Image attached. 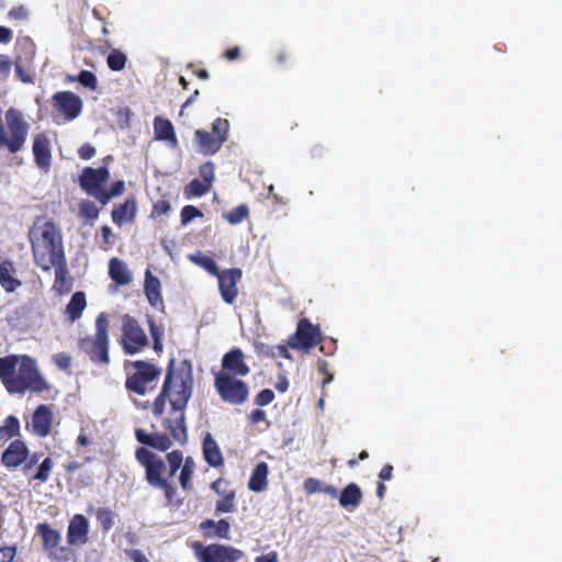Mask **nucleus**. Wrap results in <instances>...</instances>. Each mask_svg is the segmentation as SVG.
Segmentation results:
<instances>
[{"mask_svg":"<svg viewBox=\"0 0 562 562\" xmlns=\"http://www.w3.org/2000/svg\"><path fill=\"white\" fill-rule=\"evenodd\" d=\"M8 16L13 20H25L27 18V11L23 5L13 7L9 10Z\"/></svg>","mask_w":562,"mask_h":562,"instance_id":"53","label":"nucleus"},{"mask_svg":"<svg viewBox=\"0 0 562 562\" xmlns=\"http://www.w3.org/2000/svg\"><path fill=\"white\" fill-rule=\"evenodd\" d=\"M289 60H290L289 52L283 50V49L277 52V54H276L277 64L284 66L289 63Z\"/></svg>","mask_w":562,"mask_h":562,"instance_id":"63","label":"nucleus"},{"mask_svg":"<svg viewBox=\"0 0 562 562\" xmlns=\"http://www.w3.org/2000/svg\"><path fill=\"white\" fill-rule=\"evenodd\" d=\"M137 214V204L134 198L126 199L124 203L115 206L111 212V218L117 226L135 221Z\"/></svg>","mask_w":562,"mask_h":562,"instance_id":"21","label":"nucleus"},{"mask_svg":"<svg viewBox=\"0 0 562 562\" xmlns=\"http://www.w3.org/2000/svg\"><path fill=\"white\" fill-rule=\"evenodd\" d=\"M268 464L266 462L258 463L255 467L248 481V488L257 493L265 491L268 485Z\"/></svg>","mask_w":562,"mask_h":562,"instance_id":"29","label":"nucleus"},{"mask_svg":"<svg viewBox=\"0 0 562 562\" xmlns=\"http://www.w3.org/2000/svg\"><path fill=\"white\" fill-rule=\"evenodd\" d=\"M109 274L114 282L121 285H125L131 281V276L126 266L117 258H112L110 260Z\"/></svg>","mask_w":562,"mask_h":562,"instance_id":"31","label":"nucleus"},{"mask_svg":"<svg viewBox=\"0 0 562 562\" xmlns=\"http://www.w3.org/2000/svg\"><path fill=\"white\" fill-rule=\"evenodd\" d=\"M137 462L145 470V480L147 484L164 492L167 503H172L177 488L171 483V479L179 471L183 461V453L180 450H172L166 454V460L153 452L151 450L140 447L135 451Z\"/></svg>","mask_w":562,"mask_h":562,"instance_id":"3","label":"nucleus"},{"mask_svg":"<svg viewBox=\"0 0 562 562\" xmlns=\"http://www.w3.org/2000/svg\"><path fill=\"white\" fill-rule=\"evenodd\" d=\"M317 369L321 374L324 375L323 387L330 383L334 379V374L329 372V364L326 360L319 359L317 362Z\"/></svg>","mask_w":562,"mask_h":562,"instance_id":"50","label":"nucleus"},{"mask_svg":"<svg viewBox=\"0 0 562 562\" xmlns=\"http://www.w3.org/2000/svg\"><path fill=\"white\" fill-rule=\"evenodd\" d=\"M125 190V183L123 180H117L110 187L109 190H103L100 196V203L106 205L113 198L123 194Z\"/></svg>","mask_w":562,"mask_h":562,"instance_id":"40","label":"nucleus"},{"mask_svg":"<svg viewBox=\"0 0 562 562\" xmlns=\"http://www.w3.org/2000/svg\"><path fill=\"white\" fill-rule=\"evenodd\" d=\"M380 480L383 481H390L393 477V467L391 464H385L380 473H379Z\"/></svg>","mask_w":562,"mask_h":562,"instance_id":"58","label":"nucleus"},{"mask_svg":"<svg viewBox=\"0 0 562 562\" xmlns=\"http://www.w3.org/2000/svg\"><path fill=\"white\" fill-rule=\"evenodd\" d=\"M78 155L82 160H89L95 155V148L90 144H83L79 150Z\"/></svg>","mask_w":562,"mask_h":562,"instance_id":"54","label":"nucleus"},{"mask_svg":"<svg viewBox=\"0 0 562 562\" xmlns=\"http://www.w3.org/2000/svg\"><path fill=\"white\" fill-rule=\"evenodd\" d=\"M241 270L239 268H231L220 272L218 289L222 299L227 304H233L238 295L237 283L241 279Z\"/></svg>","mask_w":562,"mask_h":562,"instance_id":"15","label":"nucleus"},{"mask_svg":"<svg viewBox=\"0 0 562 562\" xmlns=\"http://www.w3.org/2000/svg\"><path fill=\"white\" fill-rule=\"evenodd\" d=\"M12 63L7 55L0 54V75L7 77L11 71Z\"/></svg>","mask_w":562,"mask_h":562,"instance_id":"56","label":"nucleus"},{"mask_svg":"<svg viewBox=\"0 0 562 562\" xmlns=\"http://www.w3.org/2000/svg\"><path fill=\"white\" fill-rule=\"evenodd\" d=\"M69 81H78L81 86L94 91L98 87L95 75L90 70H81L77 77H68Z\"/></svg>","mask_w":562,"mask_h":562,"instance_id":"39","label":"nucleus"},{"mask_svg":"<svg viewBox=\"0 0 562 562\" xmlns=\"http://www.w3.org/2000/svg\"><path fill=\"white\" fill-rule=\"evenodd\" d=\"M229 122L226 119L217 117L212 124V132L196 130L194 139L198 149L204 156L216 154L228 138Z\"/></svg>","mask_w":562,"mask_h":562,"instance_id":"8","label":"nucleus"},{"mask_svg":"<svg viewBox=\"0 0 562 562\" xmlns=\"http://www.w3.org/2000/svg\"><path fill=\"white\" fill-rule=\"evenodd\" d=\"M274 400V393L270 389H265L260 391L255 398V403L258 406L269 405Z\"/></svg>","mask_w":562,"mask_h":562,"instance_id":"47","label":"nucleus"},{"mask_svg":"<svg viewBox=\"0 0 562 562\" xmlns=\"http://www.w3.org/2000/svg\"><path fill=\"white\" fill-rule=\"evenodd\" d=\"M160 288V280L147 269L145 273L144 292L149 304L154 307L162 304Z\"/></svg>","mask_w":562,"mask_h":562,"instance_id":"24","label":"nucleus"},{"mask_svg":"<svg viewBox=\"0 0 562 562\" xmlns=\"http://www.w3.org/2000/svg\"><path fill=\"white\" fill-rule=\"evenodd\" d=\"M34 262L43 271H50L54 265L66 259L63 235L57 225L38 216L29 231Z\"/></svg>","mask_w":562,"mask_h":562,"instance_id":"4","label":"nucleus"},{"mask_svg":"<svg viewBox=\"0 0 562 562\" xmlns=\"http://www.w3.org/2000/svg\"><path fill=\"white\" fill-rule=\"evenodd\" d=\"M214 387L220 398L228 404L241 405L249 397L248 384L232 374L214 373Z\"/></svg>","mask_w":562,"mask_h":562,"instance_id":"9","label":"nucleus"},{"mask_svg":"<svg viewBox=\"0 0 562 562\" xmlns=\"http://www.w3.org/2000/svg\"><path fill=\"white\" fill-rule=\"evenodd\" d=\"M250 372L246 363L245 353L240 348H233L222 358V369L217 373L232 374L233 376H246Z\"/></svg>","mask_w":562,"mask_h":562,"instance_id":"16","label":"nucleus"},{"mask_svg":"<svg viewBox=\"0 0 562 562\" xmlns=\"http://www.w3.org/2000/svg\"><path fill=\"white\" fill-rule=\"evenodd\" d=\"M204 460L210 467L220 468L224 465V458L217 442L211 434H206L202 442Z\"/></svg>","mask_w":562,"mask_h":562,"instance_id":"22","label":"nucleus"},{"mask_svg":"<svg viewBox=\"0 0 562 562\" xmlns=\"http://www.w3.org/2000/svg\"><path fill=\"white\" fill-rule=\"evenodd\" d=\"M362 501L361 488L356 483L346 485L339 495V505L344 508H356Z\"/></svg>","mask_w":562,"mask_h":562,"instance_id":"30","label":"nucleus"},{"mask_svg":"<svg viewBox=\"0 0 562 562\" xmlns=\"http://www.w3.org/2000/svg\"><path fill=\"white\" fill-rule=\"evenodd\" d=\"M126 56L119 49H113L106 58L108 67L113 71H121L126 65Z\"/></svg>","mask_w":562,"mask_h":562,"instance_id":"38","label":"nucleus"},{"mask_svg":"<svg viewBox=\"0 0 562 562\" xmlns=\"http://www.w3.org/2000/svg\"><path fill=\"white\" fill-rule=\"evenodd\" d=\"M211 187L202 180L195 178L191 180L183 189L187 199L200 198L210 191Z\"/></svg>","mask_w":562,"mask_h":562,"instance_id":"35","label":"nucleus"},{"mask_svg":"<svg viewBox=\"0 0 562 562\" xmlns=\"http://www.w3.org/2000/svg\"><path fill=\"white\" fill-rule=\"evenodd\" d=\"M125 387L130 393L140 396L153 392L158 384L161 369L144 360H135L125 364Z\"/></svg>","mask_w":562,"mask_h":562,"instance_id":"5","label":"nucleus"},{"mask_svg":"<svg viewBox=\"0 0 562 562\" xmlns=\"http://www.w3.org/2000/svg\"><path fill=\"white\" fill-rule=\"evenodd\" d=\"M203 213L193 205H186L181 209L180 212V221L182 225L189 224L192 220L196 217H202Z\"/></svg>","mask_w":562,"mask_h":562,"instance_id":"43","label":"nucleus"},{"mask_svg":"<svg viewBox=\"0 0 562 562\" xmlns=\"http://www.w3.org/2000/svg\"><path fill=\"white\" fill-rule=\"evenodd\" d=\"M121 344L125 355H135L148 346V338L138 322L131 315L122 317Z\"/></svg>","mask_w":562,"mask_h":562,"instance_id":"11","label":"nucleus"},{"mask_svg":"<svg viewBox=\"0 0 562 562\" xmlns=\"http://www.w3.org/2000/svg\"><path fill=\"white\" fill-rule=\"evenodd\" d=\"M114 517L115 514L110 508L100 507L95 510V518L105 533L113 528Z\"/></svg>","mask_w":562,"mask_h":562,"instance_id":"36","label":"nucleus"},{"mask_svg":"<svg viewBox=\"0 0 562 562\" xmlns=\"http://www.w3.org/2000/svg\"><path fill=\"white\" fill-rule=\"evenodd\" d=\"M154 133L158 140L169 142L172 146L178 143L173 125L168 119L156 116L154 119Z\"/></svg>","mask_w":562,"mask_h":562,"instance_id":"26","label":"nucleus"},{"mask_svg":"<svg viewBox=\"0 0 562 562\" xmlns=\"http://www.w3.org/2000/svg\"><path fill=\"white\" fill-rule=\"evenodd\" d=\"M171 210V204L167 199H160L153 205L150 217L158 218L162 215H167Z\"/></svg>","mask_w":562,"mask_h":562,"instance_id":"44","label":"nucleus"},{"mask_svg":"<svg viewBox=\"0 0 562 562\" xmlns=\"http://www.w3.org/2000/svg\"><path fill=\"white\" fill-rule=\"evenodd\" d=\"M54 468V461L52 458L46 457L44 460L38 464L36 471L29 476L30 483L32 481H36L40 484L46 483L50 476V473Z\"/></svg>","mask_w":562,"mask_h":562,"instance_id":"34","label":"nucleus"},{"mask_svg":"<svg viewBox=\"0 0 562 562\" xmlns=\"http://www.w3.org/2000/svg\"><path fill=\"white\" fill-rule=\"evenodd\" d=\"M256 562H278V553L276 551H271L262 554L256 558Z\"/></svg>","mask_w":562,"mask_h":562,"instance_id":"62","label":"nucleus"},{"mask_svg":"<svg viewBox=\"0 0 562 562\" xmlns=\"http://www.w3.org/2000/svg\"><path fill=\"white\" fill-rule=\"evenodd\" d=\"M236 510V492L229 490L221 495L215 505L216 514L234 513Z\"/></svg>","mask_w":562,"mask_h":562,"instance_id":"33","label":"nucleus"},{"mask_svg":"<svg viewBox=\"0 0 562 562\" xmlns=\"http://www.w3.org/2000/svg\"><path fill=\"white\" fill-rule=\"evenodd\" d=\"M29 458V448L24 441L15 439L2 452L1 462L7 469H16L24 465Z\"/></svg>","mask_w":562,"mask_h":562,"instance_id":"17","label":"nucleus"},{"mask_svg":"<svg viewBox=\"0 0 562 562\" xmlns=\"http://www.w3.org/2000/svg\"><path fill=\"white\" fill-rule=\"evenodd\" d=\"M100 210L94 202L83 200L79 204V215L87 221H94L99 217Z\"/></svg>","mask_w":562,"mask_h":562,"instance_id":"41","label":"nucleus"},{"mask_svg":"<svg viewBox=\"0 0 562 562\" xmlns=\"http://www.w3.org/2000/svg\"><path fill=\"white\" fill-rule=\"evenodd\" d=\"M0 380L11 394L42 393L49 389L37 370L36 361L27 355L0 358Z\"/></svg>","mask_w":562,"mask_h":562,"instance_id":"2","label":"nucleus"},{"mask_svg":"<svg viewBox=\"0 0 562 562\" xmlns=\"http://www.w3.org/2000/svg\"><path fill=\"white\" fill-rule=\"evenodd\" d=\"M192 549L199 562H237L244 555L239 549L218 543L204 546L202 542L195 541Z\"/></svg>","mask_w":562,"mask_h":562,"instance_id":"10","label":"nucleus"},{"mask_svg":"<svg viewBox=\"0 0 562 562\" xmlns=\"http://www.w3.org/2000/svg\"><path fill=\"white\" fill-rule=\"evenodd\" d=\"M95 334L93 336H86L78 342L79 348L85 352L93 363L109 364L110 363V339L109 328L110 322L105 313H100L95 318Z\"/></svg>","mask_w":562,"mask_h":562,"instance_id":"6","label":"nucleus"},{"mask_svg":"<svg viewBox=\"0 0 562 562\" xmlns=\"http://www.w3.org/2000/svg\"><path fill=\"white\" fill-rule=\"evenodd\" d=\"M15 268L11 261H2L0 263V285L8 292H14L22 285V282L14 277Z\"/></svg>","mask_w":562,"mask_h":562,"instance_id":"27","label":"nucleus"},{"mask_svg":"<svg viewBox=\"0 0 562 562\" xmlns=\"http://www.w3.org/2000/svg\"><path fill=\"white\" fill-rule=\"evenodd\" d=\"M199 529L203 532L205 538H229L231 525L226 519H220L217 521L213 519H205L200 522Z\"/></svg>","mask_w":562,"mask_h":562,"instance_id":"23","label":"nucleus"},{"mask_svg":"<svg viewBox=\"0 0 562 562\" xmlns=\"http://www.w3.org/2000/svg\"><path fill=\"white\" fill-rule=\"evenodd\" d=\"M215 166L212 161H206L199 167V175L202 178V181L207 183V186L212 187L215 179Z\"/></svg>","mask_w":562,"mask_h":562,"instance_id":"42","label":"nucleus"},{"mask_svg":"<svg viewBox=\"0 0 562 562\" xmlns=\"http://www.w3.org/2000/svg\"><path fill=\"white\" fill-rule=\"evenodd\" d=\"M130 557L133 562H148L147 558L140 550H133L130 553Z\"/></svg>","mask_w":562,"mask_h":562,"instance_id":"64","label":"nucleus"},{"mask_svg":"<svg viewBox=\"0 0 562 562\" xmlns=\"http://www.w3.org/2000/svg\"><path fill=\"white\" fill-rule=\"evenodd\" d=\"M89 521L82 514L71 517L67 528L68 546H82L88 542Z\"/></svg>","mask_w":562,"mask_h":562,"instance_id":"18","label":"nucleus"},{"mask_svg":"<svg viewBox=\"0 0 562 562\" xmlns=\"http://www.w3.org/2000/svg\"><path fill=\"white\" fill-rule=\"evenodd\" d=\"M101 235H102L103 248L109 249L113 244V241L111 240V237L113 236L111 227L108 225H103L101 227Z\"/></svg>","mask_w":562,"mask_h":562,"instance_id":"55","label":"nucleus"},{"mask_svg":"<svg viewBox=\"0 0 562 562\" xmlns=\"http://www.w3.org/2000/svg\"><path fill=\"white\" fill-rule=\"evenodd\" d=\"M249 420L251 424L263 422L266 420V413L260 408H256L250 413Z\"/></svg>","mask_w":562,"mask_h":562,"instance_id":"57","label":"nucleus"},{"mask_svg":"<svg viewBox=\"0 0 562 562\" xmlns=\"http://www.w3.org/2000/svg\"><path fill=\"white\" fill-rule=\"evenodd\" d=\"M87 306L86 294L82 291H77L71 295L69 303L66 305L64 315L67 321L74 323L79 319Z\"/></svg>","mask_w":562,"mask_h":562,"instance_id":"25","label":"nucleus"},{"mask_svg":"<svg viewBox=\"0 0 562 562\" xmlns=\"http://www.w3.org/2000/svg\"><path fill=\"white\" fill-rule=\"evenodd\" d=\"M35 535L41 538L43 551L47 554L50 562H69L72 560V550L69 547L60 546V532L48 522L37 524Z\"/></svg>","mask_w":562,"mask_h":562,"instance_id":"7","label":"nucleus"},{"mask_svg":"<svg viewBox=\"0 0 562 562\" xmlns=\"http://www.w3.org/2000/svg\"><path fill=\"white\" fill-rule=\"evenodd\" d=\"M53 362L61 370H68L71 364V357L66 352H58L53 356Z\"/></svg>","mask_w":562,"mask_h":562,"instance_id":"49","label":"nucleus"},{"mask_svg":"<svg viewBox=\"0 0 562 562\" xmlns=\"http://www.w3.org/2000/svg\"><path fill=\"white\" fill-rule=\"evenodd\" d=\"M268 196L272 200V202L274 204H280V205H285L286 204V201L282 196H280L279 194H277L274 192L273 186H270L268 188Z\"/></svg>","mask_w":562,"mask_h":562,"instance_id":"61","label":"nucleus"},{"mask_svg":"<svg viewBox=\"0 0 562 562\" xmlns=\"http://www.w3.org/2000/svg\"><path fill=\"white\" fill-rule=\"evenodd\" d=\"M33 155L36 166L48 171L52 162L50 143L48 137L41 133L33 139Z\"/></svg>","mask_w":562,"mask_h":562,"instance_id":"20","label":"nucleus"},{"mask_svg":"<svg viewBox=\"0 0 562 562\" xmlns=\"http://www.w3.org/2000/svg\"><path fill=\"white\" fill-rule=\"evenodd\" d=\"M223 56L225 59L233 61L240 56V49L238 46L228 48L224 52Z\"/></svg>","mask_w":562,"mask_h":562,"instance_id":"60","label":"nucleus"},{"mask_svg":"<svg viewBox=\"0 0 562 562\" xmlns=\"http://www.w3.org/2000/svg\"><path fill=\"white\" fill-rule=\"evenodd\" d=\"M16 555V547L9 546L0 548V562H12Z\"/></svg>","mask_w":562,"mask_h":562,"instance_id":"51","label":"nucleus"},{"mask_svg":"<svg viewBox=\"0 0 562 562\" xmlns=\"http://www.w3.org/2000/svg\"><path fill=\"white\" fill-rule=\"evenodd\" d=\"M303 488L306 494L312 495L315 493H325L331 497H337L338 491L333 485L324 484L321 480L315 477H307L303 482Z\"/></svg>","mask_w":562,"mask_h":562,"instance_id":"32","label":"nucleus"},{"mask_svg":"<svg viewBox=\"0 0 562 562\" xmlns=\"http://www.w3.org/2000/svg\"><path fill=\"white\" fill-rule=\"evenodd\" d=\"M54 109L60 113L66 121H72L82 111V100L71 91H58L53 98Z\"/></svg>","mask_w":562,"mask_h":562,"instance_id":"14","label":"nucleus"},{"mask_svg":"<svg viewBox=\"0 0 562 562\" xmlns=\"http://www.w3.org/2000/svg\"><path fill=\"white\" fill-rule=\"evenodd\" d=\"M175 360H170L165 381L154 402H146L143 408H151L155 417H161L167 400L170 404L168 415L162 418L161 426L168 434H148L138 428L135 431L137 441L161 452H166L173 443L184 446L188 442L186 408L192 395L193 379L191 370L175 372Z\"/></svg>","mask_w":562,"mask_h":562,"instance_id":"1","label":"nucleus"},{"mask_svg":"<svg viewBox=\"0 0 562 562\" xmlns=\"http://www.w3.org/2000/svg\"><path fill=\"white\" fill-rule=\"evenodd\" d=\"M193 261L199 263L202 268H204L210 274L217 277L221 272L216 262L207 256H201L199 259L192 258Z\"/></svg>","mask_w":562,"mask_h":562,"instance_id":"46","label":"nucleus"},{"mask_svg":"<svg viewBox=\"0 0 562 562\" xmlns=\"http://www.w3.org/2000/svg\"><path fill=\"white\" fill-rule=\"evenodd\" d=\"M53 268H55L54 290L60 294L69 292L72 282L68 276L67 260L65 259L64 261L57 262Z\"/></svg>","mask_w":562,"mask_h":562,"instance_id":"28","label":"nucleus"},{"mask_svg":"<svg viewBox=\"0 0 562 562\" xmlns=\"http://www.w3.org/2000/svg\"><path fill=\"white\" fill-rule=\"evenodd\" d=\"M180 475H179V483L183 491L189 492L192 490V477L193 472L188 471L187 469H179Z\"/></svg>","mask_w":562,"mask_h":562,"instance_id":"48","label":"nucleus"},{"mask_svg":"<svg viewBox=\"0 0 562 562\" xmlns=\"http://www.w3.org/2000/svg\"><path fill=\"white\" fill-rule=\"evenodd\" d=\"M249 215V209L246 204H240L228 213L224 214V218L232 225L239 224L244 222Z\"/></svg>","mask_w":562,"mask_h":562,"instance_id":"37","label":"nucleus"},{"mask_svg":"<svg viewBox=\"0 0 562 562\" xmlns=\"http://www.w3.org/2000/svg\"><path fill=\"white\" fill-rule=\"evenodd\" d=\"M2 427L9 438H13L20 434V422L13 415H10L4 419V425Z\"/></svg>","mask_w":562,"mask_h":562,"instance_id":"45","label":"nucleus"},{"mask_svg":"<svg viewBox=\"0 0 562 562\" xmlns=\"http://www.w3.org/2000/svg\"><path fill=\"white\" fill-rule=\"evenodd\" d=\"M13 33L9 27L0 25V43L8 44L11 42Z\"/></svg>","mask_w":562,"mask_h":562,"instance_id":"59","label":"nucleus"},{"mask_svg":"<svg viewBox=\"0 0 562 562\" xmlns=\"http://www.w3.org/2000/svg\"><path fill=\"white\" fill-rule=\"evenodd\" d=\"M110 171L106 167L99 168L86 167L79 177L80 188L90 196L95 198L100 202L101 193H103V184L108 182Z\"/></svg>","mask_w":562,"mask_h":562,"instance_id":"13","label":"nucleus"},{"mask_svg":"<svg viewBox=\"0 0 562 562\" xmlns=\"http://www.w3.org/2000/svg\"><path fill=\"white\" fill-rule=\"evenodd\" d=\"M42 456V452H34L32 454L29 453V458L24 462V465L22 468V471L25 475H27L30 470L40 461Z\"/></svg>","mask_w":562,"mask_h":562,"instance_id":"52","label":"nucleus"},{"mask_svg":"<svg viewBox=\"0 0 562 562\" xmlns=\"http://www.w3.org/2000/svg\"><path fill=\"white\" fill-rule=\"evenodd\" d=\"M53 424V412L45 404L38 405L31 420V431L37 437L44 438L50 434Z\"/></svg>","mask_w":562,"mask_h":562,"instance_id":"19","label":"nucleus"},{"mask_svg":"<svg viewBox=\"0 0 562 562\" xmlns=\"http://www.w3.org/2000/svg\"><path fill=\"white\" fill-rule=\"evenodd\" d=\"M322 341V333L318 325H313L310 319L301 318L296 331L289 338V347L308 351Z\"/></svg>","mask_w":562,"mask_h":562,"instance_id":"12","label":"nucleus"}]
</instances>
